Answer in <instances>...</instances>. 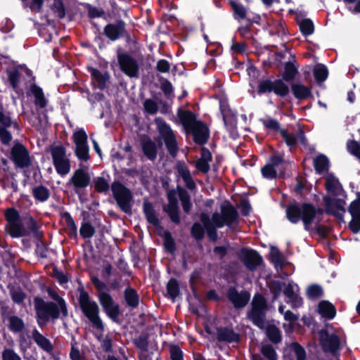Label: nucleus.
I'll list each match as a JSON object with an SVG mask.
<instances>
[{
  "label": "nucleus",
  "mask_w": 360,
  "mask_h": 360,
  "mask_svg": "<svg viewBox=\"0 0 360 360\" xmlns=\"http://www.w3.org/2000/svg\"><path fill=\"white\" fill-rule=\"evenodd\" d=\"M326 188L328 196L323 198L326 210L339 219L345 212V194L338 179L332 174L326 176Z\"/></svg>",
  "instance_id": "1"
},
{
  "label": "nucleus",
  "mask_w": 360,
  "mask_h": 360,
  "mask_svg": "<svg viewBox=\"0 0 360 360\" xmlns=\"http://www.w3.org/2000/svg\"><path fill=\"white\" fill-rule=\"evenodd\" d=\"M266 309L265 300L260 295H255L252 302V309L248 314V318L255 325L260 328H266V335L269 339L278 343L281 340L280 330L274 326H268L264 319V311Z\"/></svg>",
  "instance_id": "2"
},
{
  "label": "nucleus",
  "mask_w": 360,
  "mask_h": 360,
  "mask_svg": "<svg viewBox=\"0 0 360 360\" xmlns=\"http://www.w3.org/2000/svg\"><path fill=\"white\" fill-rule=\"evenodd\" d=\"M238 214L235 208L229 202H224L221 205V213H214L212 220L208 215L202 214L201 221L209 233L210 237L214 238L216 232L212 231L216 228L223 227L224 225L230 226L237 219Z\"/></svg>",
  "instance_id": "3"
},
{
  "label": "nucleus",
  "mask_w": 360,
  "mask_h": 360,
  "mask_svg": "<svg viewBox=\"0 0 360 360\" xmlns=\"http://www.w3.org/2000/svg\"><path fill=\"white\" fill-rule=\"evenodd\" d=\"M49 295L57 303L44 302L39 299H36L35 300L38 323L40 326L44 324L50 318H58L60 311H61L63 316L68 315V310L64 300L60 297L56 292L52 290L49 291Z\"/></svg>",
  "instance_id": "4"
},
{
  "label": "nucleus",
  "mask_w": 360,
  "mask_h": 360,
  "mask_svg": "<svg viewBox=\"0 0 360 360\" xmlns=\"http://www.w3.org/2000/svg\"><path fill=\"white\" fill-rule=\"evenodd\" d=\"M322 210L316 208L312 205L304 203L302 205H292L286 210L288 219L292 223H297L302 220L306 230H309L311 224L320 220Z\"/></svg>",
  "instance_id": "5"
},
{
  "label": "nucleus",
  "mask_w": 360,
  "mask_h": 360,
  "mask_svg": "<svg viewBox=\"0 0 360 360\" xmlns=\"http://www.w3.org/2000/svg\"><path fill=\"white\" fill-rule=\"evenodd\" d=\"M79 302L82 312L91 321L93 326L100 331H103L104 326L99 316V308L97 303L91 300L84 290L80 291Z\"/></svg>",
  "instance_id": "6"
},
{
  "label": "nucleus",
  "mask_w": 360,
  "mask_h": 360,
  "mask_svg": "<svg viewBox=\"0 0 360 360\" xmlns=\"http://www.w3.org/2000/svg\"><path fill=\"white\" fill-rule=\"evenodd\" d=\"M270 288L276 297H277L281 290L283 289V293L287 298V302L290 303L292 307H299L302 305V300L298 294L299 287L293 282H290L288 284L274 282Z\"/></svg>",
  "instance_id": "7"
},
{
  "label": "nucleus",
  "mask_w": 360,
  "mask_h": 360,
  "mask_svg": "<svg viewBox=\"0 0 360 360\" xmlns=\"http://www.w3.org/2000/svg\"><path fill=\"white\" fill-rule=\"evenodd\" d=\"M155 122L157 124L160 137L164 140L169 153L174 156L177 151V142L175 135L170 127L161 118H156Z\"/></svg>",
  "instance_id": "8"
},
{
  "label": "nucleus",
  "mask_w": 360,
  "mask_h": 360,
  "mask_svg": "<svg viewBox=\"0 0 360 360\" xmlns=\"http://www.w3.org/2000/svg\"><path fill=\"white\" fill-rule=\"evenodd\" d=\"M51 156L53 165L57 172L60 175H65L70 171V162L66 157L65 150L61 145L52 147Z\"/></svg>",
  "instance_id": "9"
},
{
  "label": "nucleus",
  "mask_w": 360,
  "mask_h": 360,
  "mask_svg": "<svg viewBox=\"0 0 360 360\" xmlns=\"http://www.w3.org/2000/svg\"><path fill=\"white\" fill-rule=\"evenodd\" d=\"M113 195L120 208L125 212L131 210L132 195L130 191L119 182H114L111 187Z\"/></svg>",
  "instance_id": "10"
},
{
  "label": "nucleus",
  "mask_w": 360,
  "mask_h": 360,
  "mask_svg": "<svg viewBox=\"0 0 360 360\" xmlns=\"http://www.w3.org/2000/svg\"><path fill=\"white\" fill-rule=\"evenodd\" d=\"M320 342L326 352L335 353L340 347L338 337L334 333L332 326H327L320 331Z\"/></svg>",
  "instance_id": "11"
},
{
  "label": "nucleus",
  "mask_w": 360,
  "mask_h": 360,
  "mask_svg": "<svg viewBox=\"0 0 360 360\" xmlns=\"http://www.w3.org/2000/svg\"><path fill=\"white\" fill-rule=\"evenodd\" d=\"M118 61L122 70L130 77L138 76L139 66L136 61L128 55H120Z\"/></svg>",
  "instance_id": "12"
},
{
  "label": "nucleus",
  "mask_w": 360,
  "mask_h": 360,
  "mask_svg": "<svg viewBox=\"0 0 360 360\" xmlns=\"http://www.w3.org/2000/svg\"><path fill=\"white\" fill-rule=\"evenodd\" d=\"M91 178L88 168L82 166L75 171L70 181L76 188H83L89 186Z\"/></svg>",
  "instance_id": "13"
},
{
  "label": "nucleus",
  "mask_w": 360,
  "mask_h": 360,
  "mask_svg": "<svg viewBox=\"0 0 360 360\" xmlns=\"http://www.w3.org/2000/svg\"><path fill=\"white\" fill-rule=\"evenodd\" d=\"M99 301L103 309L109 317L115 319L118 316V305L114 302L112 297L109 294L106 292L100 293Z\"/></svg>",
  "instance_id": "14"
},
{
  "label": "nucleus",
  "mask_w": 360,
  "mask_h": 360,
  "mask_svg": "<svg viewBox=\"0 0 360 360\" xmlns=\"http://www.w3.org/2000/svg\"><path fill=\"white\" fill-rule=\"evenodd\" d=\"M11 156L14 163L19 167H24L30 164L28 152L21 144H16L13 147Z\"/></svg>",
  "instance_id": "15"
},
{
  "label": "nucleus",
  "mask_w": 360,
  "mask_h": 360,
  "mask_svg": "<svg viewBox=\"0 0 360 360\" xmlns=\"http://www.w3.org/2000/svg\"><path fill=\"white\" fill-rule=\"evenodd\" d=\"M282 158L278 156L273 157L270 162L261 169L262 174L264 178L274 179L277 173L281 171Z\"/></svg>",
  "instance_id": "16"
},
{
  "label": "nucleus",
  "mask_w": 360,
  "mask_h": 360,
  "mask_svg": "<svg viewBox=\"0 0 360 360\" xmlns=\"http://www.w3.org/2000/svg\"><path fill=\"white\" fill-rule=\"evenodd\" d=\"M349 212L352 216L349 227L354 233H357L360 230V200L351 203Z\"/></svg>",
  "instance_id": "17"
},
{
  "label": "nucleus",
  "mask_w": 360,
  "mask_h": 360,
  "mask_svg": "<svg viewBox=\"0 0 360 360\" xmlns=\"http://www.w3.org/2000/svg\"><path fill=\"white\" fill-rule=\"evenodd\" d=\"M169 204L165 207L166 212L169 214L171 219L178 223L179 221V216L178 212V203L176 199V193L174 191H169L168 193Z\"/></svg>",
  "instance_id": "18"
},
{
  "label": "nucleus",
  "mask_w": 360,
  "mask_h": 360,
  "mask_svg": "<svg viewBox=\"0 0 360 360\" xmlns=\"http://www.w3.org/2000/svg\"><path fill=\"white\" fill-rule=\"evenodd\" d=\"M250 295L247 292H238L234 288L229 291V298L236 307H243L249 301Z\"/></svg>",
  "instance_id": "19"
},
{
  "label": "nucleus",
  "mask_w": 360,
  "mask_h": 360,
  "mask_svg": "<svg viewBox=\"0 0 360 360\" xmlns=\"http://www.w3.org/2000/svg\"><path fill=\"white\" fill-rule=\"evenodd\" d=\"M243 260L248 269H253L262 262V257L257 252L248 250L243 252Z\"/></svg>",
  "instance_id": "20"
},
{
  "label": "nucleus",
  "mask_w": 360,
  "mask_h": 360,
  "mask_svg": "<svg viewBox=\"0 0 360 360\" xmlns=\"http://www.w3.org/2000/svg\"><path fill=\"white\" fill-rule=\"evenodd\" d=\"M191 131L193 134L194 141L197 143L202 144L207 141L209 135L208 129L203 123L200 122Z\"/></svg>",
  "instance_id": "21"
},
{
  "label": "nucleus",
  "mask_w": 360,
  "mask_h": 360,
  "mask_svg": "<svg viewBox=\"0 0 360 360\" xmlns=\"http://www.w3.org/2000/svg\"><path fill=\"white\" fill-rule=\"evenodd\" d=\"M212 160V155L210 152L206 149L202 148L200 158L196 161V168L204 173H206L210 169V162Z\"/></svg>",
  "instance_id": "22"
},
{
  "label": "nucleus",
  "mask_w": 360,
  "mask_h": 360,
  "mask_svg": "<svg viewBox=\"0 0 360 360\" xmlns=\"http://www.w3.org/2000/svg\"><path fill=\"white\" fill-rule=\"evenodd\" d=\"M179 117L184 127L189 130L193 129L200 122L196 120L195 115L189 111H181Z\"/></svg>",
  "instance_id": "23"
},
{
  "label": "nucleus",
  "mask_w": 360,
  "mask_h": 360,
  "mask_svg": "<svg viewBox=\"0 0 360 360\" xmlns=\"http://www.w3.org/2000/svg\"><path fill=\"white\" fill-rule=\"evenodd\" d=\"M177 172L179 176L183 179L186 186L190 189H193L195 186V184L193 181L190 172L186 165L184 164H179L177 166Z\"/></svg>",
  "instance_id": "24"
},
{
  "label": "nucleus",
  "mask_w": 360,
  "mask_h": 360,
  "mask_svg": "<svg viewBox=\"0 0 360 360\" xmlns=\"http://www.w3.org/2000/svg\"><path fill=\"white\" fill-rule=\"evenodd\" d=\"M319 313L324 318L331 319L335 316V309L328 302H321L318 307Z\"/></svg>",
  "instance_id": "25"
},
{
  "label": "nucleus",
  "mask_w": 360,
  "mask_h": 360,
  "mask_svg": "<svg viewBox=\"0 0 360 360\" xmlns=\"http://www.w3.org/2000/svg\"><path fill=\"white\" fill-rule=\"evenodd\" d=\"M217 337L219 340L229 342H237L239 339L238 335L229 328L219 329Z\"/></svg>",
  "instance_id": "26"
},
{
  "label": "nucleus",
  "mask_w": 360,
  "mask_h": 360,
  "mask_svg": "<svg viewBox=\"0 0 360 360\" xmlns=\"http://www.w3.org/2000/svg\"><path fill=\"white\" fill-rule=\"evenodd\" d=\"M280 133L286 144L289 146H295L298 141L304 142V134L302 131H299L296 136L293 134H288L285 130H281Z\"/></svg>",
  "instance_id": "27"
},
{
  "label": "nucleus",
  "mask_w": 360,
  "mask_h": 360,
  "mask_svg": "<svg viewBox=\"0 0 360 360\" xmlns=\"http://www.w3.org/2000/svg\"><path fill=\"white\" fill-rule=\"evenodd\" d=\"M143 151L144 154L150 159L154 160L157 155V147L156 144L150 141L146 140L143 143Z\"/></svg>",
  "instance_id": "28"
},
{
  "label": "nucleus",
  "mask_w": 360,
  "mask_h": 360,
  "mask_svg": "<svg viewBox=\"0 0 360 360\" xmlns=\"http://www.w3.org/2000/svg\"><path fill=\"white\" fill-rule=\"evenodd\" d=\"M33 339L34 342L45 351H51L52 345L50 341L47 338L44 337L41 334H40L38 331H34Z\"/></svg>",
  "instance_id": "29"
},
{
  "label": "nucleus",
  "mask_w": 360,
  "mask_h": 360,
  "mask_svg": "<svg viewBox=\"0 0 360 360\" xmlns=\"http://www.w3.org/2000/svg\"><path fill=\"white\" fill-rule=\"evenodd\" d=\"M292 91L295 96L298 99H305L309 94V89L301 84H295L292 86Z\"/></svg>",
  "instance_id": "30"
},
{
  "label": "nucleus",
  "mask_w": 360,
  "mask_h": 360,
  "mask_svg": "<svg viewBox=\"0 0 360 360\" xmlns=\"http://www.w3.org/2000/svg\"><path fill=\"white\" fill-rule=\"evenodd\" d=\"M31 92L35 98V104L40 108H44L46 105V101L44 96L42 89L35 85L31 86Z\"/></svg>",
  "instance_id": "31"
},
{
  "label": "nucleus",
  "mask_w": 360,
  "mask_h": 360,
  "mask_svg": "<svg viewBox=\"0 0 360 360\" xmlns=\"http://www.w3.org/2000/svg\"><path fill=\"white\" fill-rule=\"evenodd\" d=\"M123 26L122 25H108L105 28V34L111 40H116L122 32Z\"/></svg>",
  "instance_id": "32"
},
{
  "label": "nucleus",
  "mask_w": 360,
  "mask_h": 360,
  "mask_svg": "<svg viewBox=\"0 0 360 360\" xmlns=\"http://www.w3.org/2000/svg\"><path fill=\"white\" fill-rule=\"evenodd\" d=\"M314 75L318 82L325 81L328 75L327 68L322 64H317L314 68Z\"/></svg>",
  "instance_id": "33"
},
{
  "label": "nucleus",
  "mask_w": 360,
  "mask_h": 360,
  "mask_svg": "<svg viewBox=\"0 0 360 360\" xmlns=\"http://www.w3.org/2000/svg\"><path fill=\"white\" fill-rule=\"evenodd\" d=\"M8 231L13 237H20L26 234V231L19 221L8 225Z\"/></svg>",
  "instance_id": "34"
},
{
  "label": "nucleus",
  "mask_w": 360,
  "mask_h": 360,
  "mask_svg": "<svg viewBox=\"0 0 360 360\" xmlns=\"http://www.w3.org/2000/svg\"><path fill=\"white\" fill-rule=\"evenodd\" d=\"M314 164L316 170L319 173H321L327 170L328 168V160L323 155H320L317 156L314 160Z\"/></svg>",
  "instance_id": "35"
},
{
  "label": "nucleus",
  "mask_w": 360,
  "mask_h": 360,
  "mask_svg": "<svg viewBox=\"0 0 360 360\" xmlns=\"http://www.w3.org/2000/svg\"><path fill=\"white\" fill-rule=\"evenodd\" d=\"M143 211L148 221L153 224L156 225L158 222V218L155 216L153 208L149 202H145L143 204Z\"/></svg>",
  "instance_id": "36"
},
{
  "label": "nucleus",
  "mask_w": 360,
  "mask_h": 360,
  "mask_svg": "<svg viewBox=\"0 0 360 360\" xmlns=\"http://www.w3.org/2000/svg\"><path fill=\"white\" fill-rule=\"evenodd\" d=\"M273 91L281 96H286L289 92V88L282 80H276L274 82Z\"/></svg>",
  "instance_id": "37"
},
{
  "label": "nucleus",
  "mask_w": 360,
  "mask_h": 360,
  "mask_svg": "<svg viewBox=\"0 0 360 360\" xmlns=\"http://www.w3.org/2000/svg\"><path fill=\"white\" fill-rule=\"evenodd\" d=\"M270 257L271 262L276 267L281 266L284 262V258L279 252V250L274 247H271L270 251Z\"/></svg>",
  "instance_id": "38"
},
{
  "label": "nucleus",
  "mask_w": 360,
  "mask_h": 360,
  "mask_svg": "<svg viewBox=\"0 0 360 360\" xmlns=\"http://www.w3.org/2000/svg\"><path fill=\"white\" fill-rule=\"evenodd\" d=\"M9 321V328L13 332H19L22 330L24 323L22 319L20 318L13 316L8 319Z\"/></svg>",
  "instance_id": "39"
},
{
  "label": "nucleus",
  "mask_w": 360,
  "mask_h": 360,
  "mask_svg": "<svg viewBox=\"0 0 360 360\" xmlns=\"http://www.w3.org/2000/svg\"><path fill=\"white\" fill-rule=\"evenodd\" d=\"M75 153L77 157L82 160L86 161L89 158V146L87 144L75 146Z\"/></svg>",
  "instance_id": "40"
},
{
  "label": "nucleus",
  "mask_w": 360,
  "mask_h": 360,
  "mask_svg": "<svg viewBox=\"0 0 360 360\" xmlns=\"http://www.w3.org/2000/svg\"><path fill=\"white\" fill-rule=\"evenodd\" d=\"M300 29L303 34L310 35L314 32V25L311 20L304 19L300 23Z\"/></svg>",
  "instance_id": "41"
},
{
  "label": "nucleus",
  "mask_w": 360,
  "mask_h": 360,
  "mask_svg": "<svg viewBox=\"0 0 360 360\" xmlns=\"http://www.w3.org/2000/svg\"><path fill=\"white\" fill-rule=\"evenodd\" d=\"M167 290L169 297L172 300H174L179 295V285L177 282L174 279L170 280L167 283Z\"/></svg>",
  "instance_id": "42"
},
{
  "label": "nucleus",
  "mask_w": 360,
  "mask_h": 360,
  "mask_svg": "<svg viewBox=\"0 0 360 360\" xmlns=\"http://www.w3.org/2000/svg\"><path fill=\"white\" fill-rule=\"evenodd\" d=\"M179 196L181 201L184 210L186 212H188L191 210V204L190 202V197L188 193L184 190H179Z\"/></svg>",
  "instance_id": "43"
},
{
  "label": "nucleus",
  "mask_w": 360,
  "mask_h": 360,
  "mask_svg": "<svg viewBox=\"0 0 360 360\" xmlns=\"http://www.w3.org/2000/svg\"><path fill=\"white\" fill-rule=\"evenodd\" d=\"M33 193L34 197L40 200L45 201L49 196V191L44 186H38L34 188Z\"/></svg>",
  "instance_id": "44"
},
{
  "label": "nucleus",
  "mask_w": 360,
  "mask_h": 360,
  "mask_svg": "<svg viewBox=\"0 0 360 360\" xmlns=\"http://www.w3.org/2000/svg\"><path fill=\"white\" fill-rule=\"evenodd\" d=\"M125 299L128 304L131 307H136L138 304V296L133 289L129 288L126 290Z\"/></svg>",
  "instance_id": "45"
},
{
  "label": "nucleus",
  "mask_w": 360,
  "mask_h": 360,
  "mask_svg": "<svg viewBox=\"0 0 360 360\" xmlns=\"http://www.w3.org/2000/svg\"><path fill=\"white\" fill-rule=\"evenodd\" d=\"M90 72L93 80L97 82L98 87L100 89L103 88L107 79L106 77L95 69H91Z\"/></svg>",
  "instance_id": "46"
},
{
  "label": "nucleus",
  "mask_w": 360,
  "mask_h": 360,
  "mask_svg": "<svg viewBox=\"0 0 360 360\" xmlns=\"http://www.w3.org/2000/svg\"><path fill=\"white\" fill-rule=\"evenodd\" d=\"M73 139L75 146L87 144V136L82 129L78 130L73 134Z\"/></svg>",
  "instance_id": "47"
},
{
  "label": "nucleus",
  "mask_w": 360,
  "mask_h": 360,
  "mask_svg": "<svg viewBox=\"0 0 360 360\" xmlns=\"http://www.w3.org/2000/svg\"><path fill=\"white\" fill-rule=\"evenodd\" d=\"M261 352L268 360H277L276 352L271 345L262 346Z\"/></svg>",
  "instance_id": "48"
},
{
  "label": "nucleus",
  "mask_w": 360,
  "mask_h": 360,
  "mask_svg": "<svg viewBox=\"0 0 360 360\" xmlns=\"http://www.w3.org/2000/svg\"><path fill=\"white\" fill-rule=\"evenodd\" d=\"M284 318L286 321H289L290 323L288 325L284 323L283 327L285 328L286 330H292V323L297 320L298 316L294 314L290 311L288 310L284 313Z\"/></svg>",
  "instance_id": "49"
},
{
  "label": "nucleus",
  "mask_w": 360,
  "mask_h": 360,
  "mask_svg": "<svg viewBox=\"0 0 360 360\" xmlns=\"http://www.w3.org/2000/svg\"><path fill=\"white\" fill-rule=\"evenodd\" d=\"M95 189L98 192H104L108 190L109 184L107 181L102 177H97L94 179Z\"/></svg>",
  "instance_id": "50"
},
{
  "label": "nucleus",
  "mask_w": 360,
  "mask_h": 360,
  "mask_svg": "<svg viewBox=\"0 0 360 360\" xmlns=\"http://www.w3.org/2000/svg\"><path fill=\"white\" fill-rule=\"evenodd\" d=\"M231 4L237 18L239 19H243L246 14V11L244 6L233 1H231Z\"/></svg>",
  "instance_id": "51"
},
{
  "label": "nucleus",
  "mask_w": 360,
  "mask_h": 360,
  "mask_svg": "<svg viewBox=\"0 0 360 360\" xmlns=\"http://www.w3.org/2000/svg\"><path fill=\"white\" fill-rule=\"evenodd\" d=\"M296 72L295 68L292 64L288 63L285 66L283 79L286 81H290L295 77Z\"/></svg>",
  "instance_id": "52"
},
{
  "label": "nucleus",
  "mask_w": 360,
  "mask_h": 360,
  "mask_svg": "<svg viewBox=\"0 0 360 360\" xmlns=\"http://www.w3.org/2000/svg\"><path fill=\"white\" fill-rule=\"evenodd\" d=\"M94 233V227L89 223H84L80 228V234L84 238H90Z\"/></svg>",
  "instance_id": "53"
},
{
  "label": "nucleus",
  "mask_w": 360,
  "mask_h": 360,
  "mask_svg": "<svg viewBox=\"0 0 360 360\" xmlns=\"http://www.w3.org/2000/svg\"><path fill=\"white\" fill-rule=\"evenodd\" d=\"M321 294V288L316 285H312L309 286L307 290V295L311 299L316 298L319 297Z\"/></svg>",
  "instance_id": "54"
},
{
  "label": "nucleus",
  "mask_w": 360,
  "mask_h": 360,
  "mask_svg": "<svg viewBox=\"0 0 360 360\" xmlns=\"http://www.w3.org/2000/svg\"><path fill=\"white\" fill-rule=\"evenodd\" d=\"M274 89V82L270 80H264L259 83V93L264 94L266 92L273 91Z\"/></svg>",
  "instance_id": "55"
},
{
  "label": "nucleus",
  "mask_w": 360,
  "mask_h": 360,
  "mask_svg": "<svg viewBox=\"0 0 360 360\" xmlns=\"http://www.w3.org/2000/svg\"><path fill=\"white\" fill-rule=\"evenodd\" d=\"M349 151L356 156L360 160V144L357 142L351 141L347 143Z\"/></svg>",
  "instance_id": "56"
},
{
  "label": "nucleus",
  "mask_w": 360,
  "mask_h": 360,
  "mask_svg": "<svg viewBox=\"0 0 360 360\" xmlns=\"http://www.w3.org/2000/svg\"><path fill=\"white\" fill-rule=\"evenodd\" d=\"M5 216L8 224L19 221L18 212L14 209H8L6 212Z\"/></svg>",
  "instance_id": "57"
},
{
  "label": "nucleus",
  "mask_w": 360,
  "mask_h": 360,
  "mask_svg": "<svg viewBox=\"0 0 360 360\" xmlns=\"http://www.w3.org/2000/svg\"><path fill=\"white\" fill-rule=\"evenodd\" d=\"M144 108L150 114H155L158 111L157 103L150 99H148L144 102Z\"/></svg>",
  "instance_id": "58"
},
{
  "label": "nucleus",
  "mask_w": 360,
  "mask_h": 360,
  "mask_svg": "<svg viewBox=\"0 0 360 360\" xmlns=\"http://www.w3.org/2000/svg\"><path fill=\"white\" fill-rule=\"evenodd\" d=\"M2 357L3 360H21L20 356L11 349H5Z\"/></svg>",
  "instance_id": "59"
},
{
  "label": "nucleus",
  "mask_w": 360,
  "mask_h": 360,
  "mask_svg": "<svg viewBox=\"0 0 360 360\" xmlns=\"http://www.w3.org/2000/svg\"><path fill=\"white\" fill-rule=\"evenodd\" d=\"M170 354L172 360H182V352L178 347H171Z\"/></svg>",
  "instance_id": "60"
},
{
  "label": "nucleus",
  "mask_w": 360,
  "mask_h": 360,
  "mask_svg": "<svg viewBox=\"0 0 360 360\" xmlns=\"http://www.w3.org/2000/svg\"><path fill=\"white\" fill-rule=\"evenodd\" d=\"M0 139L3 143H8L12 139L11 134L3 127H0Z\"/></svg>",
  "instance_id": "61"
},
{
  "label": "nucleus",
  "mask_w": 360,
  "mask_h": 360,
  "mask_svg": "<svg viewBox=\"0 0 360 360\" xmlns=\"http://www.w3.org/2000/svg\"><path fill=\"white\" fill-rule=\"evenodd\" d=\"M157 69L160 72H167L170 69L169 63L165 60H160L157 63Z\"/></svg>",
  "instance_id": "62"
},
{
  "label": "nucleus",
  "mask_w": 360,
  "mask_h": 360,
  "mask_svg": "<svg viewBox=\"0 0 360 360\" xmlns=\"http://www.w3.org/2000/svg\"><path fill=\"white\" fill-rule=\"evenodd\" d=\"M203 229L200 224H195L192 227V233L196 238H201L203 236Z\"/></svg>",
  "instance_id": "63"
},
{
  "label": "nucleus",
  "mask_w": 360,
  "mask_h": 360,
  "mask_svg": "<svg viewBox=\"0 0 360 360\" xmlns=\"http://www.w3.org/2000/svg\"><path fill=\"white\" fill-rule=\"evenodd\" d=\"M263 124L266 128L271 130H277L278 129V123L274 120H264Z\"/></svg>",
  "instance_id": "64"
}]
</instances>
